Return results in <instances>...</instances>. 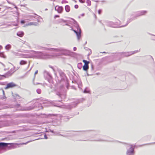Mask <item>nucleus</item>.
Wrapping results in <instances>:
<instances>
[{
  "label": "nucleus",
  "instance_id": "f257e3e1",
  "mask_svg": "<svg viewBox=\"0 0 155 155\" xmlns=\"http://www.w3.org/2000/svg\"><path fill=\"white\" fill-rule=\"evenodd\" d=\"M32 51L34 52L33 55V57L34 58L38 59H46L50 58L52 56L48 54H45L43 53L40 51Z\"/></svg>",
  "mask_w": 155,
  "mask_h": 155
},
{
  "label": "nucleus",
  "instance_id": "5fc2aeb1",
  "mask_svg": "<svg viewBox=\"0 0 155 155\" xmlns=\"http://www.w3.org/2000/svg\"><path fill=\"white\" fill-rule=\"evenodd\" d=\"M49 116H55V115L54 114H49Z\"/></svg>",
  "mask_w": 155,
  "mask_h": 155
},
{
  "label": "nucleus",
  "instance_id": "0e129e2a",
  "mask_svg": "<svg viewBox=\"0 0 155 155\" xmlns=\"http://www.w3.org/2000/svg\"><path fill=\"white\" fill-rule=\"evenodd\" d=\"M15 8H17V9L18 8L16 6H15Z\"/></svg>",
  "mask_w": 155,
  "mask_h": 155
},
{
  "label": "nucleus",
  "instance_id": "4be33fe9",
  "mask_svg": "<svg viewBox=\"0 0 155 155\" xmlns=\"http://www.w3.org/2000/svg\"><path fill=\"white\" fill-rule=\"evenodd\" d=\"M17 109H19V110H26V109H27V110H31V109H33V108H30V109H24V107H17Z\"/></svg>",
  "mask_w": 155,
  "mask_h": 155
},
{
  "label": "nucleus",
  "instance_id": "7c9ffc66",
  "mask_svg": "<svg viewBox=\"0 0 155 155\" xmlns=\"http://www.w3.org/2000/svg\"><path fill=\"white\" fill-rule=\"evenodd\" d=\"M0 56L3 58H5V56L3 52H0Z\"/></svg>",
  "mask_w": 155,
  "mask_h": 155
},
{
  "label": "nucleus",
  "instance_id": "7ed1b4c3",
  "mask_svg": "<svg viewBox=\"0 0 155 155\" xmlns=\"http://www.w3.org/2000/svg\"><path fill=\"white\" fill-rule=\"evenodd\" d=\"M18 144V143H7L0 142V147H8L10 149H11L16 148Z\"/></svg>",
  "mask_w": 155,
  "mask_h": 155
},
{
  "label": "nucleus",
  "instance_id": "774afa93",
  "mask_svg": "<svg viewBox=\"0 0 155 155\" xmlns=\"http://www.w3.org/2000/svg\"><path fill=\"white\" fill-rule=\"evenodd\" d=\"M120 22V21H119V20H118V22H117V23H118H118H119V22Z\"/></svg>",
  "mask_w": 155,
  "mask_h": 155
},
{
  "label": "nucleus",
  "instance_id": "c9c22d12",
  "mask_svg": "<svg viewBox=\"0 0 155 155\" xmlns=\"http://www.w3.org/2000/svg\"><path fill=\"white\" fill-rule=\"evenodd\" d=\"M38 70H36L35 73V74H34V78H33V80H34L35 78V74H37L38 73Z\"/></svg>",
  "mask_w": 155,
  "mask_h": 155
},
{
  "label": "nucleus",
  "instance_id": "603ef678",
  "mask_svg": "<svg viewBox=\"0 0 155 155\" xmlns=\"http://www.w3.org/2000/svg\"><path fill=\"white\" fill-rule=\"evenodd\" d=\"M95 141H104V140H95Z\"/></svg>",
  "mask_w": 155,
  "mask_h": 155
},
{
  "label": "nucleus",
  "instance_id": "393cba45",
  "mask_svg": "<svg viewBox=\"0 0 155 155\" xmlns=\"http://www.w3.org/2000/svg\"><path fill=\"white\" fill-rule=\"evenodd\" d=\"M38 48L40 49H43L45 50H48L49 51V48H45L41 46L38 47Z\"/></svg>",
  "mask_w": 155,
  "mask_h": 155
},
{
  "label": "nucleus",
  "instance_id": "4468645a",
  "mask_svg": "<svg viewBox=\"0 0 155 155\" xmlns=\"http://www.w3.org/2000/svg\"><path fill=\"white\" fill-rule=\"evenodd\" d=\"M12 73L10 71H9L5 74L2 75V76L5 78H8L9 76H11L12 75Z\"/></svg>",
  "mask_w": 155,
  "mask_h": 155
},
{
  "label": "nucleus",
  "instance_id": "8fccbe9b",
  "mask_svg": "<svg viewBox=\"0 0 155 155\" xmlns=\"http://www.w3.org/2000/svg\"><path fill=\"white\" fill-rule=\"evenodd\" d=\"M64 87V86L63 85H61V86H60V88L61 89H62V88H63Z\"/></svg>",
  "mask_w": 155,
  "mask_h": 155
},
{
  "label": "nucleus",
  "instance_id": "a18cd8bd",
  "mask_svg": "<svg viewBox=\"0 0 155 155\" xmlns=\"http://www.w3.org/2000/svg\"><path fill=\"white\" fill-rule=\"evenodd\" d=\"M84 93H87L88 92V91H87L86 89H85L84 91Z\"/></svg>",
  "mask_w": 155,
  "mask_h": 155
},
{
  "label": "nucleus",
  "instance_id": "f3484780",
  "mask_svg": "<svg viewBox=\"0 0 155 155\" xmlns=\"http://www.w3.org/2000/svg\"><path fill=\"white\" fill-rule=\"evenodd\" d=\"M147 13V11H142L139 12L140 14L137 15V16H139L143 15H145Z\"/></svg>",
  "mask_w": 155,
  "mask_h": 155
},
{
  "label": "nucleus",
  "instance_id": "f704fd0d",
  "mask_svg": "<svg viewBox=\"0 0 155 155\" xmlns=\"http://www.w3.org/2000/svg\"><path fill=\"white\" fill-rule=\"evenodd\" d=\"M69 119V118L68 117H67V116L65 117L64 118V121H68V120Z\"/></svg>",
  "mask_w": 155,
  "mask_h": 155
},
{
  "label": "nucleus",
  "instance_id": "6e6d98bb",
  "mask_svg": "<svg viewBox=\"0 0 155 155\" xmlns=\"http://www.w3.org/2000/svg\"><path fill=\"white\" fill-rule=\"evenodd\" d=\"M57 94L59 96H60L61 94L60 93H57Z\"/></svg>",
  "mask_w": 155,
  "mask_h": 155
},
{
  "label": "nucleus",
  "instance_id": "e2e57ef3",
  "mask_svg": "<svg viewBox=\"0 0 155 155\" xmlns=\"http://www.w3.org/2000/svg\"><path fill=\"white\" fill-rule=\"evenodd\" d=\"M102 2H105V1L104 0H103V1H101Z\"/></svg>",
  "mask_w": 155,
  "mask_h": 155
},
{
  "label": "nucleus",
  "instance_id": "a211bd4d",
  "mask_svg": "<svg viewBox=\"0 0 155 155\" xmlns=\"http://www.w3.org/2000/svg\"><path fill=\"white\" fill-rule=\"evenodd\" d=\"M89 68L88 65H84L83 66V69L85 71H87Z\"/></svg>",
  "mask_w": 155,
  "mask_h": 155
},
{
  "label": "nucleus",
  "instance_id": "412c9836",
  "mask_svg": "<svg viewBox=\"0 0 155 155\" xmlns=\"http://www.w3.org/2000/svg\"><path fill=\"white\" fill-rule=\"evenodd\" d=\"M27 63V61L25 60H21L20 62L21 65H25Z\"/></svg>",
  "mask_w": 155,
  "mask_h": 155
},
{
  "label": "nucleus",
  "instance_id": "338daca9",
  "mask_svg": "<svg viewBox=\"0 0 155 155\" xmlns=\"http://www.w3.org/2000/svg\"><path fill=\"white\" fill-rule=\"evenodd\" d=\"M65 25H69L67 23H66Z\"/></svg>",
  "mask_w": 155,
  "mask_h": 155
},
{
  "label": "nucleus",
  "instance_id": "f8f14e48",
  "mask_svg": "<svg viewBox=\"0 0 155 155\" xmlns=\"http://www.w3.org/2000/svg\"><path fill=\"white\" fill-rule=\"evenodd\" d=\"M44 73L45 74H46L47 75H48V76L49 77V78L48 79V82L50 83H52V77L50 75V74H49V73L47 72L46 71H44Z\"/></svg>",
  "mask_w": 155,
  "mask_h": 155
},
{
  "label": "nucleus",
  "instance_id": "ea45409f",
  "mask_svg": "<svg viewBox=\"0 0 155 155\" xmlns=\"http://www.w3.org/2000/svg\"><path fill=\"white\" fill-rule=\"evenodd\" d=\"M34 81L33 80V83L35 85H37V84H42L41 83H35L34 82Z\"/></svg>",
  "mask_w": 155,
  "mask_h": 155
},
{
  "label": "nucleus",
  "instance_id": "1a4fd4ad",
  "mask_svg": "<svg viewBox=\"0 0 155 155\" xmlns=\"http://www.w3.org/2000/svg\"><path fill=\"white\" fill-rule=\"evenodd\" d=\"M17 86V85L13 82H11L7 84L6 86L5 87V89H6L9 88H13Z\"/></svg>",
  "mask_w": 155,
  "mask_h": 155
},
{
  "label": "nucleus",
  "instance_id": "f03ea898",
  "mask_svg": "<svg viewBox=\"0 0 155 155\" xmlns=\"http://www.w3.org/2000/svg\"><path fill=\"white\" fill-rule=\"evenodd\" d=\"M72 19L74 21V26L77 29V30L73 29L72 30L76 34L78 39V40H79L81 37V29L80 28L79 26L78 23L74 19L72 18Z\"/></svg>",
  "mask_w": 155,
  "mask_h": 155
},
{
  "label": "nucleus",
  "instance_id": "5701e85b",
  "mask_svg": "<svg viewBox=\"0 0 155 155\" xmlns=\"http://www.w3.org/2000/svg\"><path fill=\"white\" fill-rule=\"evenodd\" d=\"M65 10L67 12H68L70 11V7L69 5H66L65 6Z\"/></svg>",
  "mask_w": 155,
  "mask_h": 155
},
{
  "label": "nucleus",
  "instance_id": "9d476101",
  "mask_svg": "<svg viewBox=\"0 0 155 155\" xmlns=\"http://www.w3.org/2000/svg\"><path fill=\"white\" fill-rule=\"evenodd\" d=\"M63 9V7L62 6H56L55 8V10L57 11L58 13H61L62 12Z\"/></svg>",
  "mask_w": 155,
  "mask_h": 155
},
{
  "label": "nucleus",
  "instance_id": "052dcab7",
  "mask_svg": "<svg viewBox=\"0 0 155 155\" xmlns=\"http://www.w3.org/2000/svg\"><path fill=\"white\" fill-rule=\"evenodd\" d=\"M84 13H83L81 15L82 16H84Z\"/></svg>",
  "mask_w": 155,
  "mask_h": 155
},
{
  "label": "nucleus",
  "instance_id": "69168bd1",
  "mask_svg": "<svg viewBox=\"0 0 155 155\" xmlns=\"http://www.w3.org/2000/svg\"><path fill=\"white\" fill-rule=\"evenodd\" d=\"M58 135H60V136H63V135H62V134H58Z\"/></svg>",
  "mask_w": 155,
  "mask_h": 155
},
{
  "label": "nucleus",
  "instance_id": "aec40b11",
  "mask_svg": "<svg viewBox=\"0 0 155 155\" xmlns=\"http://www.w3.org/2000/svg\"><path fill=\"white\" fill-rule=\"evenodd\" d=\"M64 81L65 82V85L66 86V87L67 89H68L69 87V84L68 83V80L67 79H66V80H64Z\"/></svg>",
  "mask_w": 155,
  "mask_h": 155
},
{
  "label": "nucleus",
  "instance_id": "dca6fc26",
  "mask_svg": "<svg viewBox=\"0 0 155 155\" xmlns=\"http://www.w3.org/2000/svg\"><path fill=\"white\" fill-rule=\"evenodd\" d=\"M38 25V23L35 22H30L27 24V25H34L36 26H37Z\"/></svg>",
  "mask_w": 155,
  "mask_h": 155
},
{
  "label": "nucleus",
  "instance_id": "20e7f679",
  "mask_svg": "<svg viewBox=\"0 0 155 155\" xmlns=\"http://www.w3.org/2000/svg\"><path fill=\"white\" fill-rule=\"evenodd\" d=\"M139 51V50H136L134 51L119 53V54H120V56L122 57H127L136 53Z\"/></svg>",
  "mask_w": 155,
  "mask_h": 155
},
{
  "label": "nucleus",
  "instance_id": "13d9d810",
  "mask_svg": "<svg viewBox=\"0 0 155 155\" xmlns=\"http://www.w3.org/2000/svg\"><path fill=\"white\" fill-rule=\"evenodd\" d=\"M21 23H24V21L23 20L21 21Z\"/></svg>",
  "mask_w": 155,
  "mask_h": 155
},
{
  "label": "nucleus",
  "instance_id": "2eb2a0df",
  "mask_svg": "<svg viewBox=\"0 0 155 155\" xmlns=\"http://www.w3.org/2000/svg\"><path fill=\"white\" fill-rule=\"evenodd\" d=\"M24 33L22 31H19L17 33V35L20 37H22L24 35Z\"/></svg>",
  "mask_w": 155,
  "mask_h": 155
},
{
  "label": "nucleus",
  "instance_id": "4c0bfd02",
  "mask_svg": "<svg viewBox=\"0 0 155 155\" xmlns=\"http://www.w3.org/2000/svg\"><path fill=\"white\" fill-rule=\"evenodd\" d=\"M44 134V139H47L48 138V137H47L46 134Z\"/></svg>",
  "mask_w": 155,
  "mask_h": 155
},
{
  "label": "nucleus",
  "instance_id": "2f4dec72",
  "mask_svg": "<svg viewBox=\"0 0 155 155\" xmlns=\"http://www.w3.org/2000/svg\"><path fill=\"white\" fill-rule=\"evenodd\" d=\"M36 92L38 94H40L41 93V89L38 88L36 90Z\"/></svg>",
  "mask_w": 155,
  "mask_h": 155
},
{
  "label": "nucleus",
  "instance_id": "c756f323",
  "mask_svg": "<svg viewBox=\"0 0 155 155\" xmlns=\"http://www.w3.org/2000/svg\"><path fill=\"white\" fill-rule=\"evenodd\" d=\"M46 131L47 132H51V133H54V134H55V133H57V132L54 131L53 130H52L50 129H49L48 130H47Z\"/></svg>",
  "mask_w": 155,
  "mask_h": 155
},
{
  "label": "nucleus",
  "instance_id": "bf43d9fd",
  "mask_svg": "<svg viewBox=\"0 0 155 155\" xmlns=\"http://www.w3.org/2000/svg\"><path fill=\"white\" fill-rule=\"evenodd\" d=\"M54 107H61V106H58V105H54Z\"/></svg>",
  "mask_w": 155,
  "mask_h": 155
},
{
  "label": "nucleus",
  "instance_id": "c03bdc74",
  "mask_svg": "<svg viewBox=\"0 0 155 155\" xmlns=\"http://www.w3.org/2000/svg\"><path fill=\"white\" fill-rule=\"evenodd\" d=\"M74 8H78V6L77 5H74Z\"/></svg>",
  "mask_w": 155,
  "mask_h": 155
},
{
  "label": "nucleus",
  "instance_id": "864d4df0",
  "mask_svg": "<svg viewBox=\"0 0 155 155\" xmlns=\"http://www.w3.org/2000/svg\"><path fill=\"white\" fill-rule=\"evenodd\" d=\"M90 51L91 52L90 53L89 52V53L88 54V55H90L91 54V50L90 49Z\"/></svg>",
  "mask_w": 155,
  "mask_h": 155
},
{
  "label": "nucleus",
  "instance_id": "c85d7f7f",
  "mask_svg": "<svg viewBox=\"0 0 155 155\" xmlns=\"http://www.w3.org/2000/svg\"><path fill=\"white\" fill-rule=\"evenodd\" d=\"M83 61L84 63V65H88V64L89 62V61H87L85 60H83Z\"/></svg>",
  "mask_w": 155,
  "mask_h": 155
},
{
  "label": "nucleus",
  "instance_id": "b1692460",
  "mask_svg": "<svg viewBox=\"0 0 155 155\" xmlns=\"http://www.w3.org/2000/svg\"><path fill=\"white\" fill-rule=\"evenodd\" d=\"M82 67V63L81 62L79 63L78 64V69H81Z\"/></svg>",
  "mask_w": 155,
  "mask_h": 155
},
{
  "label": "nucleus",
  "instance_id": "a19ab883",
  "mask_svg": "<svg viewBox=\"0 0 155 155\" xmlns=\"http://www.w3.org/2000/svg\"><path fill=\"white\" fill-rule=\"evenodd\" d=\"M14 70V68H11L10 69V72H11L12 73H13L14 72V71H13Z\"/></svg>",
  "mask_w": 155,
  "mask_h": 155
},
{
  "label": "nucleus",
  "instance_id": "37998d69",
  "mask_svg": "<svg viewBox=\"0 0 155 155\" xmlns=\"http://www.w3.org/2000/svg\"><path fill=\"white\" fill-rule=\"evenodd\" d=\"M59 17V15H54V18H56L57 17L58 18Z\"/></svg>",
  "mask_w": 155,
  "mask_h": 155
},
{
  "label": "nucleus",
  "instance_id": "9b49d317",
  "mask_svg": "<svg viewBox=\"0 0 155 155\" xmlns=\"http://www.w3.org/2000/svg\"><path fill=\"white\" fill-rule=\"evenodd\" d=\"M107 25L110 27L113 28H116L118 27V26L115 25L114 23L112 21H108Z\"/></svg>",
  "mask_w": 155,
  "mask_h": 155
},
{
  "label": "nucleus",
  "instance_id": "e433bc0d",
  "mask_svg": "<svg viewBox=\"0 0 155 155\" xmlns=\"http://www.w3.org/2000/svg\"><path fill=\"white\" fill-rule=\"evenodd\" d=\"M102 12V10L101 9H99L98 10V13L100 15L101 14Z\"/></svg>",
  "mask_w": 155,
  "mask_h": 155
},
{
  "label": "nucleus",
  "instance_id": "de8ad7c7",
  "mask_svg": "<svg viewBox=\"0 0 155 155\" xmlns=\"http://www.w3.org/2000/svg\"><path fill=\"white\" fill-rule=\"evenodd\" d=\"M77 50V48L76 47H74L73 48V50L74 51H75Z\"/></svg>",
  "mask_w": 155,
  "mask_h": 155
},
{
  "label": "nucleus",
  "instance_id": "0eeeda50",
  "mask_svg": "<svg viewBox=\"0 0 155 155\" xmlns=\"http://www.w3.org/2000/svg\"><path fill=\"white\" fill-rule=\"evenodd\" d=\"M91 132L92 134L94 135H96V134L94 133L95 132L94 131H91L90 130H87V131H80L77 132V133L74 134L75 135H84L85 134H86L87 132Z\"/></svg>",
  "mask_w": 155,
  "mask_h": 155
},
{
  "label": "nucleus",
  "instance_id": "680f3d73",
  "mask_svg": "<svg viewBox=\"0 0 155 155\" xmlns=\"http://www.w3.org/2000/svg\"><path fill=\"white\" fill-rule=\"evenodd\" d=\"M2 48V46L0 45V50Z\"/></svg>",
  "mask_w": 155,
  "mask_h": 155
},
{
  "label": "nucleus",
  "instance_id": "423d86ee",
  "mask_svg": "<svg viewBox=\"0 0 155 155\" xmlns=\"http://www.w3.org/2000/svg\"><path fill=\"white\" fill-rule=\"evenodd\" d=\"M130 147L129 149H127L126 152L127 155H134V147H133L132 145H130Z\"/></svg>",
  "mask_w": 155,
  "mask_h": 155
},
{
  "label": "nucleus",
  "instance_id": "72a5a7b5",
  "mask_svg": "<svg viewBox=\"0 0 155 155\" xmlns=\"http://www.w3.org/2000/svg\"><path fill=\"white\" fill-rule=\"evenodd\" d=\"M59 22H63L65 23V22H67V21L66 20H63V19H60L59 20Z\"/></svg>",
  "mask_w": 155,
  "mask_h": 155
},
{
  "label": "nucleus",
  "instance_id": "bb28decb",
  "mask_svg": "<svg viewBox=\"0 0 155 155\" xmlns=\"http://www.w3.org/2000/svg\"><path fill=\"white\" fill-rule=\"evenodd\" d=\"M59 74L60 76L62 78H64V77H65V74L63 72L61 71L59 72Z\"/></svg>",
  "mask_w": 155,
  "mask_h": 155
},
{
  "label": "nucleus",
  "instance_id": "3c124183",
  "mask_svg": "<svg viewBox=\"0 0 155 155\" xmlns=\"http://www.w3.org/2000/svg\"><path fill=\"white\" fill-rule=\"evenodd\" d=\"M138 14H140L139 12H137V13L136 14V17H138L137 16V15Z\"/></svg>",
  "mask_w": 155,
  "mask_h": 155
},
{
  "label": "nucleus",
  "instance_id": "6ab92c4d",
  "mask_svg": "<svg viewBox=\"0 0 155 155\" xmlns=\"http://www.w3.org/2000/svg\"><path fill=\"white\" fill-rule=\"evenodd\" d=\"M12 46L11 45L9 44H8L5 46V48L8 51L11 48Z\"/></svg>",
  "mask_w": 155,
  "mask_h": 155
},
{
  "label": "nucleus",
  "instance_id": "39448f33",
  "mask_svg": "<svg viewBox=\"0 0 155 155\" xmlns=\"http://www.w3.org/2000/svg\"><path fill=\"white\" fill-rule=\"evenodd\" d=\"M13 120H7L2 121L0 122V124L1 126H0V127H2L10 126H12L13 124Z\"/></svg>",
  "mask_w": 155,
  "mask_h": 155
},
{
  "label": "nucleus",
  "instance_id": "473e14b6",
  "mask_svg": "<svg viewBox=\"0 0 155 155\" xmlns=\"http://www.w3.org/2000/svg\"><path fill=\"white\" fill-rule=\"evenodd\" d=\"M86 3H87L88 6H90L91 5V2L90 0H87L86 1Z\"/></svg>",
  "mask_w": 155,
  "mask_h": 155
},
{
  "label": "nucleus",
  "instance_id": "79ce46f5",
  "mask_svg": "<svg viewBox=\"0 0 155 155\" xmlns=\"http://www.w3.org/2000/svg\"><path fill=\"white\" fill-rule=\"evenodd\" d=\"M79 1L81 3H84L85 2V0H79Z\"/></svg>",
  "mask_w": 155,
  "mask_h": 155
},
{
  "label": "nucleus",
  "instance_id": "6e6552de",
  "mask_svg": "<svg viewBox=\"0 0 155 155\" xmlns=\"http://www.w3.org/2000/svg\"><path fill=\"white\" fill-rule=\"evenodd\" d=\"M49 51H55L56 52H59L61 51H63L64 52H66L68 53L70 52L69 50H65L63 48H49Z\"/></svg>",
  "mask_w": 155,
  "mask_h": 155
},
{
  "label": "nucleus",
  "instance_id": "09e8293b",
  "mask_svg": "<svg viewBox=\"0 0 155 155\" xmlns=\"http://www.w3.org/2000/svg\"><path fill=\"white\" fill-rule=\"evenodd\" d=\"M91 69L92 70H93L94 69V66L93 65H91Z\"/></svg>",
  "mask_w": 155,
  "mask_h": 155
},
{
  "label": "nucleus",
  "instance_id": "58836bf2",
  "mask_svg": "<svg viewBox=\"0 0 155 155\" xmlns=\"http://www.w3.org/2000/svg\"><path fill=\"white\" fill-rule=\"evenodd\" d=\"M2 92H3V94L4 96L5 97V98H6V97L5 96V93L4 91L3 90H2Z\"/></svg>",
  "mask_w": 155,
  "mask_h": 155
},
{
  "label": "nucleus",
  "instance_id": "a878e982",
  "mask_svg": "<svg viewBox=\"0 0 155 155\" xmlns=\"http://www.w3.org/2000/svg\"><path fill=\"white\" fill-rule=\"evenodd\" d=\"M133 19H132V18L130 19L129 20L127 21V24L126 25H124L121 26H120V27H124V26H126L130 22H131V21H132Z\"/></svg>",
  "mask_w": 155,
  "mask_h": 155
},
{
  "label": "nucleus",
  "instance_id": "4d7b16f0",
  "mask_svg": "<svg viewBox=\"0 0 155 155\" xmlns=\"http://www.w3.org/2000/svg\"><path fill=\"white\" fill-rule=\"evenodd\" d=\"M20 104H18L17 105V106L16 107H20Z\"/></svg>",
  "mask_w": 155,
  "mask_h": 155
},
{
  "label": "nucleus",
  "instance_id": "ddd939ff",
  "mask_svg": "<svg viewBox=\"0 0 155 155\" xmlns=\"http://www.w3.org/2000/svg\"><path fill=\"white\" fill-rule=\"evenodd\" d=\"M26 18L28 19V20L31 21V20H35V17L33 15H29L27 16ZM37 19V18H36Z\"/></svg>",
  "mask_w": 155,
  "mask_h": 155
},
{
  "label": "nucleus",
  "instance_id": "cd10ccee",
  "mask_svg": "<svg viewBox=\"0 0 155 155\" xmlns=\"http://www.w3.org/2000/svg\"><path fill=\"white\" fill-rule=\"evenodd\" d=\"M13 96L15 98L19 99L20 97V96L17 94H15Z\"/></svg>",
  "mask_w": 155,
  "mask_h": 155
},
{
  "label": "nucleus",
  "instance_id": "49530a36",
  "mask_svg": "<svg viewBox=\"0 0 155 155\" xmlns=\"http://www.w3.org/2000/svg\"><path fill=\"white\" fill-rule=\"evenodd\" d=\"M66 2V1L65 0H62L61 2V3H65Z\"/></svg>",
  "mask_w": 155,
  "mask_h": 155
}]
</instances>
